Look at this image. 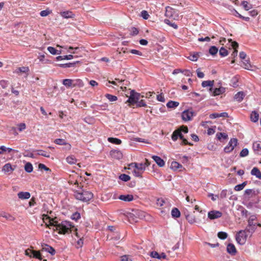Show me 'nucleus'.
<instances>
[{"mask_svg": "<svg viewBox=\"0 0 261 261\" xmlns=\"http://www.w3.org/2000/svg\"><path fill=\"white\" fill-rule=\"evenodd\" d=\"M48 223L45 222V225L47 227H49L51 226L56 227V229L59 231L60 234H65L69 232L73 231V233L77 238H80V236L77 232V229L74 228V226L72 225L71 223L69 221H63L61 223H58V222L55 220V219L51 218L50 221H48Z\"/></svg>", "mask_w": 261, "mask_h": 261, "instance_id": "f257e3e1", "label": "nucleus"}, {"mask_svg": "<svg viewBox=\"0 0 261 261\" xmlns=\"http://www.w3.org/2000/svg\"><path fill=\"white\" fill-rule=\"evenodd\" d=\"M74 196L77 200L83 202H87L93 198V194L89 191L75 190L74 191Z\"/></svg>", "mask_w": 261, "mask_h": 261, "instance_id": "f03ea898", "label": "nucleus"}, {"mask_svg": "<svg viewBox=\"0 0 261 261\" xmlns=\"http://www.w3.org/2000/svg\"><path fill=\"white\" fill-rule=\"evenodd\" d=\"M248 236L249 235L244 230H240L236 235L237 242L241 245H244Z\"/></svg>", "mask_w": 261, "mask_h": 261, "instance_id": "7ed1b4c3", "label": "nucleus"}, {"mask_svg": "<svg viewBox=\"0 0 261 261\" xmlns=\"http://www.w3.org/2000/svg\"><path fill=\"white\" fill-rule=\"evenodd\" d=\"M178 138H179L182 140V144L193 145V144L189 143L185 138H184V136L180 132V130H178L177 129L173 132L171 138L173 141H175L177 140Z\"/></svg>", "mask_w": 261, "mask_h": 261, "instance_id": "20e7f679", "label": "nucleus"}, {"mask_svg": "<svg viewBox=\"0 0 261 261\" xmlns=\"http://www.w3.org/2000/svg\"><path fill=\"white\" fill-rule=\"evenodd\" d=\"M165 16L174 20L178 19L179 17L177 11L170 7L166 8Z\"/></svg>", "mask_w": 261, "mask_h": 261, "instance_id": "39448f33", "label": "nucleus"}, {"mask_svg": "<svg viewBox=\"0 0 261 261\" xmlns=\"http://www.w3.org/2000/svg\"><path fill=\"white\" fill-rule=\"evenodd\" d=\"M140 98V94L139 93L135 92L134 90H132L126 102L129 103L130 105L137 103Z\"/></svg>", "mask_w": 261, "mask_h": 261, "instance_id": "423d86ee", "label": "nucleus"}, {"mask_svg": "<svg viewBox=\"0 0 261 261\" xmlns=\"http://www.w3.org/2000/svg\"><path fill=\"white\" fill-rule=\"evenodd\" d=\"M238 140L236 138H231L228 145L224 148V150L226 153H229L232 151L234 147L237 146Z\"/></svg>", "mask_w": 261, "mask_h": 261, "instance_id": "0eeeda50", "label": "nucleus"}, {"mask_svg": "<svg viewBox=\"0 0 261 261\" xmlns=\"http://www.w3.org/2000/svg\"><path fill=\"white\" fill-rule=\"evenodd\" d=\"M194 116V112L190 109L185 110L181 115L182 119L185 121L191 120Z\"/></svg>", "mask_w": 261, "mask_h": 261, "instance_id": "6e6552de", "label": "nucleus"}, {"mask_svg": "<svg viewBox=\"0 0 261 261\" xmlns=\"http://www.w3.org/2000/svg\"><path fill=\"white\" fill-rule=\"evenodd\" d=\"M222 215L221 212L218 211H212L208 213V218L211 220H214L220 218Z\"/></svg>", "mask_w": 261, "mask_h": 261, "instance_id": "1a4fd4ad", "label": "nucleus"}, {"mask_svg": "<svg viewBox=\"0 0 261 261\" xmlns=\"http://www.w3.org/2000/svg\"><path fill=\"white\" fill-rule=\"evenodd\" d=\"M41 247H42V249H41L42 251H46V252L49 253L50 254H51L52 255L55 254L56 251L54 249V248H53L52 247H51L46 244H44V243L41 244Z\"/></svg>", "mask_w": 261, "mask_h": 261, "instance_id": "9d476101", "label": "nucleus"}, {"mask_svg": "<svg viewBox=\"0 0 261 261\" xmlns=\"http://www.w3.org/2000/svg\"><path fill=\"white\" fill-rule=\"evenodd\" d=\"M110 154L112 158L117 159L120 160L122 158V153L119 150H112L110 151Z\"/></svg>", "mask_w": 261, "mask_h": 261, "instance_id": "9b49d317", "label": "nucleus"}, {"mask_svg": "<svg viewBox=\"0 0 261 261\" xmlns=\"http://www.w3.org/2000/svg\"><path fill=\"white\" fill-rule=\"evenodd\" d=\"M252 148L256 154H261V141L254 142Z\"/></svg>", "mask_w": 261, "mask_h": 261, "instance_id": "f8f14e48", "label": "nucleus"}, {"mask_svg": "<svg viewBox=\"0 0 261 261\" xmlns=\"http://www.w3.org/2000/svg\"><path fill=\"white\" fill-rule=\"evenodd\" d=\"M129 166L132 168H135V169L137 170L143 172L145 170V165L143 164V163H132L129 165Z\"/></svg>", "mask_w": 261, "mask_h": 261, "instance_id": "ddd939ff", "label": "nucleus"}, {"mask_svg": "<svg viewBox=\"0 0 261 261\" xmlns=\"http://www.w3.org/2000/svg\"><path fill=\"white\" fill-rule=\"evenodd\" d=\"M133 215L140 219H145L146 213L141 210H135L134 211V213L132 214Z\"/></svg>", "mask_w": 261, "mask_h": 261, "instance_id": "4468645a", "label": "nucleus"}, {"mask_svg": "<svg viewBox=\"0 0 261 261\" xmlns=\"http://www.w3.org/2000/svg\"><path fill=\"white\" fill-rule=\"evenodd\" d=\"M227 252L231 255H234L237 253V249L235 246L231 243H229L227 246Z\"/></svg>", "mask_w": 261, "mask_h": 261, "instance_id": "2eb2a0df", "label": "nucleus"}, {"mask_svg": "<svg viewBox=\"0 0 261 261\" xmlns=\"http://www.w3.org/2000/svg\"><path fill=\"white\" fill-rule=\"evenodd\" d=\"M219 117H228V114L226 112H223L221 113H214L210 114V118L211 119H215Z\"/></svg>", "mask_w": 261, "mask_h": 261, "instance_id": "dca6fc26", "label": "nucleus"}, {"mask_svg": "<svg viewBox=\"0 0 261 261\" xmlns=\"http://www.w3.org/2000/svg\"><path fill=\"white\" fill-rule=\"evenodd\" d=\"M118 198L122 201L126 202L132 201L134 199V196L133 195H121L119 196Z\"/></svg>", "mask_w": 261, "mask_h": 261, "instance_id": "f3484780", "label": "nucleus"}, {"mask_svg": "<svg viewBox=\"0 0 261 261\" xmlns=\"http://www.w3.org/2000/svg\"><path fill=\"white\" fill-rule=\"evenodd\" d=\"M74 81L71 79H64L63 80V84L67 88L74 87L76 86V84H74Z\"/></svg>", "mask_w": 261, "mask_h": 261, "instance_id": "a211bd4d", "label": "nucleus"}, {"mask_svg": "<svg viewBox=\"0 0 261 261\" xmlns=\"http://www.w3.org/2000/svg\"><path fill=\"white\" fill-rule=\"evenodd\" d=\"M18 198L20 199H28L31 197V194L28 192H20L17 194Z\"/></svg>", "mask_w": 261, "mask_h": 261, "instance_id": "6ab92c4d", "label": "nucleus"}, {"mask_svg": "<svg viewBox=\"0 0 261 261\" xmlns=\"http://www.w3.org/2000/svg\"><path fill=\"white\" fill-rule=\"evenodd\" d=\"M152 158L160 167H162L165 165V162L160 156L153 155Z\"/></svg>", "mask_w": 261, "mask_h": 261, "instance_id": "aec40b11", "label": "nucleus"}, {"mask_svg": "<svg viewBox=\"0 0 261 261\" xmlns=\"http://www.w3.org/2000/svg\"><path fill=\"white\" fill-rule=\"evenodd\" d=\"M257 226H248L246 227L244 230L247 232L248 234L249 235L250 237H251L253 234V233L255 231L256 229Z\"/></svg>", "mask_w": 261, "mask_h": 261, "instance_id": "412c9836", "label": "nucleus"}, {"mask_svg": "<svg viewBox=\"0 0 261 261\" xmlns=\"http://www.w3.org/2000/svg\"><path fill=\"white\" fill-rule=\"evenodd\" d=\"M245 96V94L243 92L240 91L234 95V98L237 101L241 102L243 100Z\"/></svg>", "mask_w": 261, "mask_h": 261, "instance_id": "4be33fe9", "label": "nucleus"}, {"mask_svg": "<svg viewBox=\"0 0 261 261\" xmlns=\"http://www.w3.org/2000/svg\"><path fill=\"white\" fill-rule=\"evenodd\" d=\"M251 174L261 179V172L257 167H254L251 171Z\"/></svg>", "mask_w": 261, "mask_h": 261, "instance_id": "5701e85b", "label": "nucleus"}, {"mask_svg": "<svg viewBox=\"0 0 261 261\" xmlns=\"http://www.w3.org/2000/svg\"><path fill=\"white\" fill-rule=\"evenodd\" d=\"M214 81H203L202 82L201 85L203 87H210V90L211 91H212V87L214 85Z\"/></svg>", "mask_w": 261, "mask_h": 261, "instance_id": "b1692460", "label": "nucleus"}, {"mask_svg": "<svg viewBox=\"0 0 261 261\" xmlns=\"http://www.w3.org/2000/svg\"><path fill=\"white\" fill-rule=\"evenodd\" d=\"M60 14L61 15L65 18H72L74 16L72 12L69 11L62 12Z\"/></svg>", "mask_w": 261, "mask_h": 261, "instance_id": "393cba45", "label": "nucleus"}, {"mask_svg": "<svg viewBox=\"0 0 261 261\" xmlns=\"http://www.w3.org/2000/svg\"><path fill=\"white\" fill-rule=\"evenodd\" d=\"M225 88L223 87L216 88L213 92V95H219L225 92Z\"/></svg>", "mask_w": 261, "mask_h": 261, "instance_id": "a878e982", "label": "nucleus"}, {"mask_svg": "<svg viewBox=\"0 0 261 261\" xmlns=\"http://www.w3.org/2000/svg\"><path fill=\"white\" fill-rule=\"evenodd\" d=\"M185 216L187 220L190 224H193L196 222V219L194 215L189 214H186Z\"/></svg>", "mask_w": 261, "mask_h": 261, "instance_id": "bb28decb", "label": "nucleus"}, {"mask_svg": "<svg viewBox=\"0 0 261 261\" xmlns=\"http://www.w3.org/2000/svg\"><path fill=\"white\" fill-rule=\"evenodd\" d=\"M12 151H14L15 152H17L18 150H14L11 148L6 147L5 146H0V154H3L4 151H8L10 152Z\"/></svg>", "mask_w": 261, "mask_h": 261, "instance_id": "cd10ccee", "label": "nucleus"}, {"mask_svg": "<svg viewBox=\"0 0 261 261\" xmlns=\"http://www.w3.org/2000/svg\"><path fill=\"white\" fill-rule=\"evenodd\" d=\"M179 105V103L177 101L170 100L167 102L166 106L168 108H175L178 107Z\"/></svg>", "mask_w": 261, "mask_h": 261, "instance_id": "c85d7f7f", "label": "nucleus"}, {"mask_svg": "<svg viewBox=\"0 0 261 261\" xmlns=\"http://www.w3.org/2000/svg\"><path fill=\"white\" fill-rule=\"evenodd\" d=\"M200 53H194L192 54H191L188 58L192 61H196L198 60V58L200 57Z\"/></svg>", "mask_w": 261, "mask_h": 261, "instance_id": "c756f323", "label": "nucleus"}, {"mask_svg": "<svg viewBox=\"0 0 261 261\" xmlns=\"http://www.w3.org/2000/svg\"><path fill=\"white\" fill-rule=\"evenodd\" d=\"M258 114L255 111H253L250 115L251 120L253 122H256L258 121Z\"/></svg>", "mask_w": 261, "mask_h": 261, "instance_id": "7c9ffc66", "label": "nucleus"}, {"mask_svg": "<svg viewBox=\"0 0 261 261\" xmlns=\"http://www.w3.org/2000/svg\"><path fill=\"white\" fill-rule=\"evenodd\" d=\"M108 141L111 143L117 145H119L122 143V141L120 139L113 137L108 138Z\"/></svg>", "mask_w": 261, "mask_h": 261, "instance_id": "2f4dec72", "label": "nucleus"}, {"mask_svg": "<svg viewBox=\"0 0 261 261\" xmlns=\"http://www.w3.org/2000/svg\"><path fill=\"white\" fill-rule=\"evenodd\" d=\"M171 215L173 218H179L180 216V212L177 208L174 207L171 211Z\"/></svg>", "mask_w": 261, "mask_h": 261, "instance_id": "473e14b6", "label": "nucleus"}, {"mask_svg": "<svg viewBox=\"0 0 261 261\" xmlns=\"http://www.w3.org/2000/svg\"><path fill=\"white\" fill-rule=\"evenodd\" d=\"M170 167L172 169L176 170L181 168L182 165L179 164L178 162L174 161L171 163Z\"/></svg>", "mask_w": 261, "mask_h": 261, "instance_id": "72a5a7b5", "label": "nucleus"}, {"mask_svg": "<svg viewBox=\"0 0 261 261\" xmlns=\"http://www.w3.org/2000/svg\"><path fill=\"white\" fill-rule=\"evenodd\" d=\"M2 170L5 172H9L10 171H13L14 169L10 163H7L3 166Z\"/></svg>", "mask_w": 261, "mask_h": 261, "instance_id": "f704fd0d", "label": "nucleus"}, {"mask_svg": "<svg viewBox=\"0 0 261 261\" xmlns=\"http://www.w3.org/2000/svg\"><path fill=\"white\" fill-rule=\"evenodd\" d=\"M66 161L68 164H74L76 163L77 160L73 155H70L66 158Z\"/></svg>", "mask_w": 261, "mask_h": 261, "instance_id": "c9c22d12", "label": "nucleus"}, {"mask_svg": "<svg viewBox=\"0 0 261 261\" xmlns=\"http://www.w3.org/2000/svg\"><path fill=\"white\" fill-rule=\"evenodd\" d=\"M216 137L219 140L221 141L222 139L225 140L227 139L228 136L224 133H218L216 134Z\"/></svg>", "mask_w": 261, "mask_h": 261, "instance_id": "e433bc0d", "label": "nucleus"}, {"mask_svg": "<svg viewBox=\"0 0 261 261\" xmlns=\"http://www.w3.org/2000/svg\"><path fill=\"white\" fill-rule=\"evenodd\" d=\"M247 184V181H244L241 184L237 185L234 187V189L236 191H240L244 188Z\"/></svg>", "mask_w": 261, "mask_h": 261, "instance_id": "4c0bfd02", "label": "nucleus"}, {"mask_svg": "<svg viewBox=\"0 0 261 261\" xmlns=\"http://www.w3.org/2000/svg\"><path fill=\"white\" fill-rule=\"evenodd\" d=\"M242 5L246 11H248L252 8L251 4H249L247 1H245L242 2Z\"/></svg>", "mask_w": 261, "mask_h": 261, "instance_id": "58836bf2", "label": "nucleus"}, {"mask_svg": "<svg viewBox=\"0 0 261 261\" xmlns=\"http://www.w3.org/2000/svg\"><path fill=\"white\" fill-rule=\"evenodd\" d=\"M24 169L28 173L32 172L33 169L32 164L30 163H27L24 166Z\"/></svg>", "mask_w": 261, "mask_h": 261, "instance_id": "ea45409f", "label": "nucleus"}, {"mask_svg": "<svg viewBox=\"0 0 261 261\" xmlns=\"http://www.w3.org/2000/svg\"><path fill=\"white\" fill-rule=\"evenodd\" d=\"M218 51V48L215 46H212L209 49V53L212 55H215Z\"/></svg>", "mask_w": 261, "mask_h": 261, "instance_id": "a19ab883", "label": "nucleus"}, {"mask_svg": "<svg viewBox=\"0 0 261 261\" xmlns=\"http://www.w3.org/2000/svg\"><path fill=\"white\" fill-rule=\"evenodd\" d=\"M219 54L221 57H224L228 55V52L227 49L223 47H222L219 50Z\"/></svg>", "mask_w": 261, "mask_h": 261, "instance_id": "79ce46f5", "label": "nucleus"}, {"mask_svg": "<svg viewBox=\"0 0 261 261\" xmlns=\"http://www.w3.org/2000/svg\"><path fill=\"white\" fill-rule=\"evenodd\" d=\"M0 216L4 218H5L6 219L9 221H13L15 220V218L14 217H13L10 214H6L5 213L0 214Z\"/></svg>", "mask_w": 261, "mask_h": 261, "instance_id": "37998d69", "label": "nucleus"}, {"mask_svg": "<svg viewBox=\"0 0 261 261\" xmlns=\"http://www.w3.org/2000/svg\"><path fill=\"white\" fill-rule=\"evenodd\" d=\"M36 151L37 152V154L38 155H42V156H45V157H46V158H49L50 157L49 153H47V152H46V151H45L44 150H36Z\"/></svg>", "mask_w": 261, "mask_h": 261, "instance_id": "c03bdc74", "label": "nucleus"}, {"mask_svg": "<svg viewBox=\"0 0 261 261\" xmlns=\"http://www.w3.org/2000/svg\"><path fill=\"white\" fill-rule=\"evenodd\" d=\"M119 179L124 181H127L130 180V177L125 174H122L119 176Z\"/></svg>", "mask_w": 261, "mask_h": 261, "instance_id": "a18cd8bd", "label": "nucleus"}, {"mask_svg": "<svg viewBox=\"0 0 261 261\" xmlns=\"http://www.w3.org/2000/svg\"><path fill=\"white\" fill-rule=\"evenodd\" d=\"M32 255V257L34 258H38L40 260H41L42 259L40 251L33 250Z\"/></svg>", "mask_w": 261, "mask_h": 261, "instance_id": "49530a36", "label": "nucleus"}, {"mask_svg": "<svg viewBox=\"0 0 261 261\" xmlns=\"http://www.w3.org/2000/svg\"><path fill=\"white\" fill-rule=\"evenodd\" d=\"M228 235L225 232L220 231L218 233V237L222 240H224L227 238Z\"/></svg>", "mask_w": 261, "mask_h": 261, "instance_id": "de8ad7c7", "label": "nucleus"}, {"mask_svg": "<svg viewBox=\"0 0 261 261\" xmlns=\"http://www.w3.org/2000/svg\"><path fill=\"white\" fill-rule=\"evenodd\" d=\"M105 96L107 98H108L110 101H115L117 100V97L116 96L112 95L110 94H106Z\"/></svg>", "mask_w": 261, "mask_h": 261, "instance_id": "09e8293b", "label": "nucleus"}, {"mask_svg": "<svg viewBox=\"0 0 261 261\" xmlns=\"http://www.w3.org/2000/svg\"><path fill=\"white\" fill-rule=\"evenodd\" d=\"M54 142L58 145H66L67 143L65 140L62 139H57L54 141Z\"/></svg>", "mask_w": 261, "mask_h": 261, "instance_id": "8fccbe9b", "label": "nucleus"}, {"mask_svg": "<svg viewBox=\"0 0 261 261\" xmlns=\"http://www.w3.org/2000/svg\"><path fill=\"white\" fill-rule=\"evenodd\" d=\"M75 63L76 62L62 64L60 66L62 68H69L74 66Z\"/></svg>", "mask_w": 261, "mask_h": 261, "instance_id": "3c124183", "label": "nucleus"}, {"mask_svg": "<svg viewBox=\"0 0 261 261\" xmlns=\"http://www.w3.org/2000/svg\"><path fill=\"white\" fill-rule=\"evenodd\" d=\"M164 21L166 24L173 27L174 29H176L178 28V26L177 24H176L175 23H171L169 19H165Z\"/></svg>", "mask_w": 261, "mask_h": 261, "instance_id": "603ef678", "label": "nucleus"}, {"mask_svg": "<svg viewBox=\"0 0 261 261\" xmlns=\"http://www.w3.org/2000/svg\"><path fill=\"white\" fill-rule=\"evenodd\" d=\"M248 153H249V151H248V149L244 148L241 150V151L240 153V155L241 157H245V156H246L248 154Z\"/></svg>", "mask_w": 261, "mask_h": 261, "instance_id": "864d4df0", "label": "nucleus"}, {"mask_svg": "<svg viewBox=\"0 0 261 261\" xmlns=\"http://www.w3.org/2000/svg\"><path fill=\"white\" fill-rule=\"evenodd\" d=\"M143 171L137 170L136 169H134L133 171L134 175L136 177H142V174L143 173Z\"/></svg>", "mask_w": 261, "mask_h": 261, "instance_id": "5fc2aeb1", "label": "nucleus"}, {"mask_svg": "<svg viewBox=\"0 0 261 261\" xmlns=\"http://www.w3.org/2000/svg\"><path fill=\"white\" fill-rule=\"evenodd\" d=\"M47 50L52 55H57V49H55L54 47L51 46H49L47 47Z\"/></svg>", "mask_w": 261, "mask_h": 261, "instance_id": "6e6d98bb", "label": "nucleus"}, {"mask_svg": "<svg viewBox=\"0 0 261 261\" xmlns=\"http://www.w3.org/2000/svg\"><path fill=\"white\" fill-rule=\"evenodd\" d=\"M247 222H248V224H247L248 226H254L261 227V224L260 223H254L253 221H250V220H249L248 219L247 220Z\"/></svg>", "mask_w": 261, "mask_h": 261, "instance_id": "4d7b16f0", "label": "nucleus"}, {"mask_svg": "<svg viewBox=\"0 0 261 261\" xmlns=\"http://www.w3.org/2000/svg\"><path fill=\"white\" fill-rule=\"evenodd\" d=\"M141 16L145 19H147L149 18V14L145 10H143L141 13Z\"/></svg>", "mask_w": 261, "mask_h": 261, "instance_id": "13d9d810", "label": "nucleus"}, {"mask_svg": "<svg viewBox=\"0 0 261 261\" xmlns=\"http://www.w3.org/2000/svg\"><path fill=\"white\" fill-rule=\"evenodd\" d=\"M136 104L138 107H145L146 106V102L144 100H138Z\"/></svg>", "mask_w": 261, "mask_h": 261, "instance_id": "bf43d9fd", "label": "nucleus"}, {"mask_svg": "<svg viewBox=\"0 0 261 261\" xmlns=\"http://www.w3.org/2000/svg\"><path fill=\"white\" fill-rule=\"evenodd\" d=\"M50 12L47 10H43L40 12V15L42 17H45L49 15L50 14Z\"/></svg>", "mask_w": 261, "mask_h": 261, "instance_id": "052dcab7", "label": "nucleus"}, {"mask_svg": "<svg viewBox=\"0 0 261 261\" xmlns=\"http://www.w3.org/2000/svg\"><path fill=\"white\" fill-rule=\"evenodd\" d=\"M156 99L158 101L161 102H165V99L162 93L159 94L156 96Z\"/></svg>", "mask_w": 261, "mask_h": 261, "instance_id": "680f3d73", "label": "nucleus"}, {"mask_svg": "<svg viewBox=\"0 0 261 261\" xmlns=\"http://www.w3.org/2000/svg\"><path fill=\"white\" fill-rule=\"evenodd\" d=\"M83 245V240L82 238H80L76 242V247L79 248L82 247Z\"/></svg>", "mask_w": 261, "mask_h": 261, "instance_id": "e2e57ef3", "label": "nucleus"}, {"mask_svg": "<svg viewBox=\"0 0 261 261\" xmlns=\"http://www.w3.org/2000/svg\"><path fill=\"white\" fill-rule=\"evenodd\" d=\"M181 73H182L185 75L187 76H191L192 75V72L190 71V70L188 69L182 70Z\"/></svg>", "mask_w": 261, "mask_h": 261, "instance_id": "0e129e2a", "label": "nucleus"}, {"mask_svg": "<svg viewBox=\"0 0 261 261\" xmlns=\"http://www.w3.org/2000/svg\"><path fill=\"white\" fill-rule=\"evenodd\" d=\"M18 71L20 72H27L29 71V67H21L18 68Z\"/></svg>", "mask_w": 261, "mask_h": 261, "instance_id": "69168bd1", "label": "nucleus"}, {"mask_svg": "<svg viewBox=\"0 0 261 261\" xmlns=\"http://www.w3.org/2000/svg\"><path fill=\"white\" fill-rule=\"evenodd\" d=\"M243 64H244V67L246 69L249 70L251 67V64L249 63V61H247V60L245 61V62H244L243 63Z\"/></svg>", "mask_w": 261, "mask_h": 261, "instance_id": "338daca9", "label": "nucleus"}, {"mask_svg": "<svg viewBox=\"0 0 261 261\" xmlns=\"http://www.w3.org/2000/svg\"><path fill=\"white\" fill-rule=\"evenodd\" d=\"M121 261H132V259L128 255H123L121 257Z\"/></svg>", "mask_w": 261, "mask_h": 261, "instance_id": "774afa93", "label": "nucleus"}]
</instances>
